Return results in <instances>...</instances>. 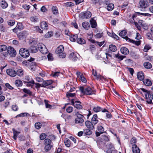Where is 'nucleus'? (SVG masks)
<instances>
[{"label":"nucleus","instance_id":"1a4fd4ad","mask_svg":"<svg viewBox=\"0 0 153 153\" xmlns=\"http://www.w3.org/2000/svg\"><path fill=\"white\" fill-rule=\"evenodd\" d=\"M149 5L148 1H140L139 2L140 7L142 9L147 7Z\"/></svg>","mask_w":153,"mask_h":153},{"label":"nucleus","instance_id":"cd10ccee","mask_svg":"<svg viewBox=\"0 0 153 153\" xmlns=\"http://www.w3.org/2000/svg\"><path fill=\"white\" fill-rule=\"evenodd\" d=\"M24 83H27L26 85L28 87H32L34 84V82L33 79L28 82H24Z\"/></svg>","mask_w":153,"mask_h":153},{"label":"nucleus","instance_id":"9b49d317","mask_svg":"<svg viewBox=\"0 0 153 153\" xmlns=\"http://www.w3.org/2000/svg\"><path fill=\"white\" fill-rule=\"evenodd\" d=\"M6 72L7 74L13 77L15 76L16 75V71L12 69H7L6 71Z\"/></svg>","mask_w":153,"mask_h":153},{"label":"nucleus","instance_id":"680f3d73","mask_svg":"<svg viewBox=\"0 0 153 153\" xmlns=\"http://www.w3.org/2000/svg\"><path fill=\"white\" fill-rule=\"evenodd\" d=\"M59 74H61V73L60 72H57L53 73L51 74L53 76L56 77V76H58Z\"/></svg>","mask_w":153,"mask_h":153},{"label":"nucleus","instance_id":"f704fd0d","mask_svg":"<svg viewBox=\"0 0 153 153\" xmlns=\"http://www.w3.org/2000/svg\"><path fill=\"white\" fill-rule=\"evenodd\" d=\"M143 65L145 68L147 69H150L152 67V65L149 62H145L144 63Z\"/></svg>","mask_w":153,"mask_h":153},{"label":"nucleus","instance_id":"6e6552de","mask_svg":"<svg viewBox=\"0 0 153 153\" xmlns=\"http://www.w3.org/2000/svg\"><path fill=\"white\" fill-rule=\"evenodd\" d=\"M28 34L27 31L24 30L19 32L17 36L19 39L21 40L25 39L27 37Z\"/></svg>","mask_w":153,"mask_h":153},{"label":"nucleus","instance_id":"20e7f679","mask_svg":"<svg viewBox=\"0 0 153 153\" xmlns=\"http://www.w3.org/2000/svg\"><path fill=\"white\" fill-rule=\"evenodd\" d=\"M91 16V13L89 11H86L81 13L79 15V17L81 19H89Z\"/></svg>","mask_w":153,"mask_h":153},{"label":"nucleus","instance_id":"423d86ee","mask_svg":"<svg viewBox=\"0 0 153 153\" xmlns=\"http://www.w3.org/2000/svg\"><path fill=\"white\" fill-rule=\"evenodd\" d=\"M39 49L40 52L43 54H47L48 50L45 45L42 43H39L38 44Z\"/></svg>","mask_w":153,"mask_h":153},{"label":"nucleus","instance_id":"4468645a","mask_svg":"<svg viewBox=\"0 0 153 153\" xmlns=\"http://www.w3.org/2000/svg\"><path fill=\"white\" fill-rule=\"evenodd\" d=\"M92 122L89 121H87L85 122V125L86 127L90 130H93L94 129V126Z\"/></svg>","mask_w":153,"mask_h":153},{"label":"nucleus","instance_id":"69168bd1","mask_svg":"<svg viewBox=\"0 0 153 153\" xmlns=\"http://www.w3.org/2000/svg\"><path fill=\"white\" fill-rule=\"evenodd\" d=\"M58 54H59V57L62 58H65L66 55L65 53H63V52L61 53H59Z\"/></svg>","mask_w":153,"mask_h":153},{"label":"nucleus","instance_id":"7ed1b4c3","mask_svg":"<svg viewBox=\"0 0 153 153\" xmlns=\"http://www.w3.org/2000/svg\"><path fill=\"white\" fill-rule=\"evenodd\" d=\"M79 90L82 93L84 94L87 95H90L93 94L92 90L90 87L87 88H84L83 87H80L79 88Z\"/></svg>","mask_w":153,"mask_h":153},{"label":"nucleus","instance_id":"6e6d98bb","mask_svg":"<svg viewBox=\"0 0 153 153\" xmlns=\"http://www.w3.org/2000/svg\"><path fill=\"white\" fill-rule=\"evenodd\" d=\"M136 13L138 15H141L144 16H149L150 15V14L148 13H143L140 12H136Z\"/></svg>","mask_w":153,"mask_h":153},{"label":"nucleus","instance_id":"bf43d9fd","mask_svg":"<svg viewBox=\"0 0 153 153\" xmlns=\"http://www.w3.org/2000/svg\"><path fill=\"white\" fill-rule=\"evenodd\" d=\"M12 109L14 111H17L18 109V106L16 105H13L12 106Z\"/></svg>","mask_w":153,"mask_h":153},{"label":"nucleus","instance_id":"3c124183","mask_svg":"<svg viewBox=\"0 0 153 153\" xmlns=\"http://www.w3.org/2000/svg\"><path fill=\"white\" fill-rule=\"evenodd\" d=\"M52 10L54 14H56L58 13V10L56 6H53L52 7Z\"/></svg>","mask_w":153,"mask_h":153},{"label":"nucleus","instance_id":"58836bf2","mask_svg":"<svg viewBox=\"0 0 153 153\" xmlns=\"http://www.w3.org/2000/svg\"><path fill=\"white\" fill-rule=\"evenodd\" d=\"M16 26L17 27V28L20 30H23L24 28V26L20 22L18 23Z\"/></svg>","mask_w":153,"mask_h":153},{"label":"nucleus","instance_id":"f257e3e1","mask_svg":"<svg viewBox=\"0 0 153 153\" xmlns=\"http://www.w3.org/2000/svg\"><path fill=\"white\" fill-rule=\"evenodd\" d=\"M76 116V117L75 119V123L76 124H79V125L82 126L83 125V123L84 120V118H85L84 116L82 114L79 113V112H74Z\"/></svg>","mask_w":153,"mask_h":153},{"label":"nucleus","instance_id":"49530a36","mask_svg":"<svg viewBox=\"0 0 153 153\" xmlns=\"http://www.w3.org/2000/svg\"><path fill=\"white\" fill-rule=\"evenodd\" d=\"M74 4L72 2H67L64 4V6L66 7H72L74 6Z\"/></svg>","mask_w":153,"mask_h":153},{"label":"nucleus","instance_id":"7c9ffc66","mask_svg":"<svg viewBox=\"0 0 153 153\" xmlns=\"http://www.w3.org/2000/svg\"><path fill=\"white\" fill-rule=\"evenodd\" d=\"M15 84L17 87H21L22 85V82L19 80H16L15 81Z\"/></svg>","mask_w":153,"mask_h":153},{"label":"nucleus","instance_id":"473e14b6","mask_svg":"<svg viewBox=\"0 0 153 153\" xmlns=\"http://www.w3.org/2000/svg\"><path fill=\"white\" fill-rule=\"evenodd\" d=\"M90 22L92 28H94L96 27L97 26V24L95 21L92 19L90 21Z\"/></svg>","mask_w":153,"mask_h":153},{"label":"nucleus","instance_id":"4c0bfd02","mask_svg":"<svg viewBox=\"0 0 153 153\" xmlns=\"http://www.w3.org/2000/svg\"><path fill=\"white\" fill-rule=\"evenodd\" d=\"M97 130L99 132L101 133H103L104 132V128L101 125H98L97 126Z\"/></svg>","mask_w":153,"mask_h":153},{"label":"nucleus","instance_id":"0e129e2a","mask_svg":"<svg viewBox=\"0 0 153 153\" xmlns=\"http://www.w3.org/2000/svg\"><path fill=\"white\" fill-rule=\"evenodd\" d=\"M23 91L25 93L28 94L30 95L31 94V92L30 91V90L24 88L23 89Z\"/></svg>","mask_w":153,"mask_h":153},{"label":"nucleus","instance_id":"0eeeda50","mask_svg":"<svg viewBox=\"0 0 153 153\" xmlns=\"http://www.w3.org/2000/svg\"><path fill=\"white\" fill-rule=\"evenodd\" d=\"M19 53L21 56L25 58L28 57L30 55L28 51L24 48L20 49L19 51Z\"/></svg>","mask_w":153,"mask_h":153},{"label":"nucleus","instance_id":"8fccbe9b","mask_svg":"<svg viewBox=\"0 0 153 153\" xmlns=\"http://www.w3.org/2000/svg\"><path fill=\"white\" fill-rule=\"evenodd\" d=\"M76 95L75 93H72L70 92H68L66 93V96L68 98L69 97H73L75 96Z\"/></svg>","mask_w":153,"mask_h":153},{"label":"nucleus","instance_id":"a211bd4d","mask_svg":"<svg viewBox=\"0 0 153 153\" xmlns=\"http://www.w3.org/2000/svg\"><path fill=\"white\" fill-rule=\"evenodd\" d=\"M120 51L121 53L124 55H126L129 53V51L125 47H123L120 49Z\"/></svg>","mask_w":153,"mask_h":153},{"label":"nucleus","instance_id":"39448f33","mask_svg":"<svg viewBox=\"0 0 153 153\" xmlns=\"http://www.w3.org/2000/svg\"><path fill=\"white\" fill-rule=\"evenodd\" d=\"M71 103L72 105L78 109H81L82 108V106L81 105V102L79 101H76L74 99L71 100Z\"/></svg>","mask_w":153,"mask_h":153},{"label":"nucleus","instance_id":"a878e982","mask_svg":"<svg viewBox=\"0 0 153 153\" xmlns=\"http://www.w3.org/2000/svg\"><path fill=\"white\" fill-rule=\"evenodd\" d=\"M78 39V35L77 34L72 36L70 37V39L71 41L75 42Z\"/></svg>","mask_w":153,"mask_h":153},{"label":"nucleus","instance_id":"e433bc0d","mask_svg":"<svg viewBox=\"0 0 153 153\" xmlns=\"http://www.w3.org/2000/svg\"><path fill=\"white\" fill-rule=\"evenodd\" d=\"M7 47L5 45H0V52H2L7 50Z\"/></svg>","mask_w":153,"mask_h":153},{"label":"nucleus","instance_id":"603ef678","mask_svg":"<svg viewBox=\"0 0 153 153\" xmlns=\"http://www.w3.org/2000/svg\"><path fill=\"white\" fill-rule=\"evenodd\" d=\"M101 139L105 141H108L109 140L108 137L105 135H102L101 136Z\"/></svg>","mask_w":153,"mask_h":153},{"label":"nucleus","instance_id":"6ab92c4d","mask_svg":"<svg viewBox=\"0 0 153 153\" xmlns=\"http://www.w3.org/2000/svg\"><path fill=\"white\" fill-rule=\"evenodd\" d=\"M40 27L44 30H47L48 29V25L46 22H42L40 23Z\"/></svg>","mask_w":153,"mask_h":153},{"label":"nucleus","instance_id":"4d7b16f0","mask_svg":"<svg viewBox=\"0 0 153 153\" xmlns=\"http://www.w3.org/2000/svg\"><path fill=\"white\" fill-rule=\"evenodd\" d=\"M46 137V135L45 134L42 133L40 135V138L41 140H44Z\"/></svg>","mask_w":153,"mask_h":153},{"label":"nucleus","instance_id":"052dcab7","mask_svg":"<svg viewBox=\"0 0 153 153\" xmlns=\"http://www.w3.org/2000/svg\"><path fill=\"white\" fill-rule=\"evenodd\" d=\"M53 33L52 32H48L47 33H46L45 36L46 38H49L51 37L53 35Z\"/></svg>","mask_w":153,"mask_h":153},{"label":"nucleus","instance_id":"ea45409f","mask_svg":"<svg viewBox=\"0 0 153 153\" xmlns=\"http://www.w3.org/2000/svg\"><path fill=\"white\" fill-rule=\"evenodd\" d=\"M102 110V108H101L100 107L97 106L95 107L93 109V111L96 112L100 111Z\"/></svg>","mask_w":153,"mask_h":153},{"label":"nucleus","instance_id":"c756f323","mask_svg":"<svg viewBox=\"0 0 153 153\" xmlns=\"http://www.w3.org/2000/svg\"><path fill=\"white\" fill-rule=\"evenodd\" d=\"M109 50L111 51L114 52L117 50L116 47L113 45H111L109 46Z\"/></svg>","mask_w":153,"mask_h":153},{"label":"nucleus","instance_id":"72a5a7b5","mask_svg":"<svg viewBox=\"0 0 153 153\" xmlns=\"http://www.w3.org/2000/svg\"><path fill=\"white\" fill-rule=\"evenodd\" d=\"M43 82H44V84L45 85L46 87L51 85L53 82V81L51 80L43 81Z\"/></svg>","mask_w":153,"mask_h":153},{"label":"nucleus","instance_id":"393cba45","mask_svg":"<svg viewBox=\"0 0 153 153\" xmlns=\"http://www.w3.org/2000/svg\"><path fill=\"white\" fill-rule=\"evenodd\" d=\"M30 62V65L31 70L32 71H35L36 68V63L34 62Z\"/></svg>","mask_w":153,"mask_h":153},{"label":"nucleus","instance_id":"2eb2a0df","mask_svg":"<svg viewBox=\"0 0 153 153\" xmlns=\"http://www.w3.org/2000/svg\"><path fill=\"white\" fill-rule=\"evenodd\" d=\"M64 50V48L63 45H61L58 47L56 50V53L57 54L61 53Z\"/></svg>","mask_w":153,"mask_h":153},{"label":"nucleus","instance_id":"e2e57ef3","mask_svg":"<svg viewBox=\"0 0 153 153\" xmlns=\"http://www.w3.org/2000/svg\"><path fill=\"white\" fill-rule=\"evenodd\" d=\"M111 37H113L114 39H116L118 40L119 37L116 34H115L114 33H112V35H111Z\"/></svg>","mask_w":153,"mask_h":153},{"label":"nucleus","instance_id":"a19ab883","mask_svg":"<svg viewBox=\"0 0 153 153\" xmlns=\"http://www.w3.org/2000/svg\"><path fill=\"white\" fill-rule=\"evenodd\" d=\"M7 23L9 26H12L15 24V21L13 19L7 21Z\"/></svg>","mask_w":153,"mask_h":153},{"label":"nucleus","instance_id":"13d9d810","mask_svg":"<svg viewBox=\"0 0 153 153\" xmlns=\"http://www.w3.org/2000/svg\"><path fill=\"white\" fill-rule=\"evenodd\" d=\"M136 142V139L135 137H133L131 140V143L132 144H135V143Z\"/></svg>","mask_w":153,"mask_h":153},{"label":"nucleus","instance_id":"864d4df0","mask_svg":"<svg viewBox=\"0 0 153 153\" xmlns=\"http://www.w3.org/2000/svg\"><path fill=\"white\" fill-rule=\"evenodd\" d=\"M73 110V108L72 107L69 106L66 108V111L67 112L70 113Z\"/></svg>","mask_w":153,"mask_h":153},{"label":"nucleus","instance_id":"ddd939ff","mask_svg":"<svg viewBox=\"0 0 153 153\" xmlns=\"http://www.w3.org/2000/svg\"><path fill=\"white\" fill-rule=\"evenodd\" d=\"M104 4L106 5H107V9L109 11H111L114 8V4L112 3L108 4L107 2V1H106L105 2Z\"/></svg>","mask_w":153,"mask_h":153},{"label":"nucleus","instance_id":"b1692460","mask_svg":"<svg viewBox=\"0 0 153 153\" xmlns=\"http://www.w3.org/2000/svg\"><path fill=\"white\" fill-rule=\"evenodd\" d=\"M77 42L78 43L81 45L85 44L86 43L85 40L82 38H78L77 40Z\"/></svg>","mask_w":153,"mask_h":153},{"label":"nucleus","instance_id":"f8f14e48","mask_svg":"<svg viewBox=\"0 0 153 153\" xmlns=\"http://www.w3.org/2000/svg\"><path fill=\"white\" fill-rule=\"evenodd\" d=\"M133 153H140V150L136 144H133L132 147Z\"/></svg>","mask_w":153,"mask_h":153},{"label":"nucleus","instance_id":"aec40b11","mask_svg":"<svg viewBox=\"0 0 153 153\" xmlns=\"http://www.w3.org/2000/svg\"><path fill=\"white\" fill-rule=\"evenodd\" d=\"M98 122V118L97 114L94 115L91 119V122L94 124H96Z\"/></svg>","mask_w":153,"mask_h":153},{"label":"nucleus","instance_id":"2f4dec72","mask_svg":"<svg viewBox=\"0 0 153 153\" xmlns=\"http://www.w3.org/2000/svg\"><path fill=\"white\" fill-rule=\"evenodd\" d=\"M91 130L89 129H85L84 130L83 133L86 135H90L92 134Z\"/></svg>","mask_w":153,"mask_h":153},{"label":"nucleus","instance_id":"09e8293b","mask_svg":"<svg viewBox=\"0 0 153 153\" xmlns=\"http://www.w3.org/2000/svg\"><path fill=\"white\" fill-rule=\"evenodd\" d=\"M52 147V145H45V149L46 152H48L51 150Z\"/></svg>","mask_w":153,"mask_h":153},{"label":"nucleus","instance_id":"c85d7f7f","mask_svg":"<svg viewBox=\"0 0 153 153\" xmlns=\"http://www.w3.org/2000/svg\"><path fill=\"white\" fill-rule=\"evenodd\" d=\"M1 6L3 9H5L8 6V4L5 1H2L1 2Z\"/></svg>","mask_w":153,"mask_h":153},{"label":"nucleus","instance_id":"c9c22d12","mask_svg":"<svg viewBox=\"0 0 153 153\" xmlns=\"http://www.w3.org/2000/svg\"><path fill=\"white\" fill-rule=\"evenodd\" d=\"M30 20L32 22H37L39 21V19L37 16H33L30 17Z\"/></svg>","mask_w":153,"mask_h":153},{"label":"nucleus","instance_id":"f3484780","mask_svg":"<svg viewBox=\"0 0 153 153\" xmlns=\"http://www.w3.org/2000/svg\"><path fill=\"white\" fill-rule=\"evenodd\" d=\"M29 51L32 53H36L39 50V48L37 46H32L29 48Z\"/></svg>","mask_w":153,"mask_h":153},{"label":"nucleus","instance_id":"f03ea898","mask_svg":"<svg viewBox=\"0 0 153 153\" xmlns=\"http://www.w3.org/2000/svg\"><path fill=\"white\" fill-rule=\"evenodd\" d=\"M7 51V52H5L3 54L4 56H7L9 54L10 56L14 57L16 55V52L14 50V48L11 47H8Z\"/></svg>","mask_w":153,"mask_h":153},{"label":"nucleus","instance_id":"338daca9","mask_svg":"<svg viewBox=\"0 0 153 153\" xmlns=\"http://www.w3.org/2000/svg\"><path fill=\"white\" fill-rule=\"evenodd\" d=\"M13 135L15 136H17L20 133V132L18 131H16L14 128H13Z\"/></svg>","mask_w":153,"mask_h":153},{"label":"nucleus","instance_id":"5fc2aeb1","mask_svg":"<svg viewBox=\"0 0 153 153\" xmlns=\"http://www.w3.org/2000/svg\"><path fill=\"white\" fill-rule=\"evenodd\" d=\"M132 41L131 42V41H128V42H130L134 43L137 46L139 45L140 44V41H134L132 40H131Z\"/></svg>","mask_w":153,"mask_h":153},{"label":"nucleus","instance_id":"de8ad7c7","mask_svg":"<svg viewBox=\"0 0 153 153\" xmlns=\"http://www.w3.org/2000/svg\"><path fill=\"white\" fill-rule=\"evenodd\" d=\"M79 78L82 82L85 83L87 82L86 79L82 74H81V75H80Z\"/></svg>","mask_w":153,"mask_h":153},{"label":"nucleus","instance_id":"774afa93","mask_svg":"<svg viewBox=\"0 0 153 153\" xmlns=\"http://www.w3.org/2000/svg\"><path fill=\"white\" fill-rule=\"evenodd\" d=\"M151 47L149 45H146L145 46L144 48V51L147 52L148 50L150 49Z\"/></svg>","mask_w":153,"mask_h":153},{"label":"nucleus","instance_id":"79ce46f5","mask_svg":"<svg viewBox=\"0 0 153 153\" xmlns=\"http://www.w3.org/2000/svg\"><path fill=\"white\" fill-rule=\"evenodd\" d=\"M65 143L67 147H70L71 145V142L70 140L67 138L65 139Z\"/></svg>","mask_w":153,"mask_h":153},{"label":"nucleus","instance_id":"dca6fc26","mask_svg":"<svg viewBox=\"0 0 153 153\" xmlns=\"http://www.w3.org/2000/svg\"><path fill=\"white\" fill-rule=\"evenodd\" d=\"M137 77L140 80H143L144 78V75L142 71L138 72L137 74Z\"/></svg>","mask_w":153,"mask_h":153},{"label":"nucleus","instance_id":"c03bdc74","mask_svg":"<svg viewBox=\"0 0 153 153\" xmlns=\"http://www.w3.org/2000/svg\"><path fill=\"white\" fill-rule=\"evenodd\" d=\"M35 126L36 129H39L41 127L42 124L40 122H37L35 123Z\"/></svg>","mask_w":153,"mask_h":153},{"label":"nucleus","instance_id":"4be33fe9","mask_svg":"<svg viewBox=\"0 0 153 153\" xmlns=\"http://www.w3.org/2000/svg\"><path fill=\"white\" fill-rule=\"evenodd\" d=\"M34 60V59L31 58L30 59H28L27 61H24L22 62V64L25 66H28L30 65L29 62H31V61Z\"/></svg>","mask_w":153,"mask_h":153},{"label":"nucleus","instance_id":"a18cd8bd","mask_svg":"<svg viewBox=\"0 0 153 153\" xmlns=\"http://www.w3.org/2000/svg\"><path fill=\"white\" fill-rule=\"evenodd\" d=\"M16 73L18 76H21L23 75V72L22 70L21 69H19L16 72Z\"/></svg>","mask_w":153,"mask_h":153},{"label":"nucleus","instance_id":"9d476101","mask_svg":"<svg viewBox=\"0 0 153 153\" xmlns=\"http://www.w3.org/2000/svg\"><path fill=\"white\" fill-rule=\"evenodd\" d=\"M127 33V31L125 30H122L119 33V35L123 38L125 39L127 41H132L131 39L128 38L127 36H125Z\"/></svg>","mask_w":153,"mask_h":153},{"label":"nucleus","instance_id":"bb28decb","mask_svg":"<svg viewBox=\"0 0 153 153\" xmlns=\"http://www.w3.org/2000/svg\"><path fill=\"white\" fill-rule=\"evenodd\" d=\"M115 57L118 59L119 60H122L123 58H126V56H120L119 53H118L116 54L115 55Z\"/></svg>","mask_w":153,"mask_h":153},{"label":"nucleus","instance_id":"5701e85b","mask_svg":"<svg viewBox=\"0 0 153 153\" xmlns=\"http://www.w3.org/2000/svg\"><path fill=\"white\" fill-rule=\"evenodd\" d=\"M82 25L83 27L85 29L88 30L90 27L89 23L87 22H84L82 23Z\"/></svg>","mask_w":153,"mask_h":153},{"label":"nucleus","instance_id":"412c9836","mask_svg":"<svg viewBox=\"0 0 153 153\" xmlns=\"http://www.w3.org/2000/svg\"><path fill=\"white\" fill-rule=\"evenodd\" d=\"M143 82L145 85L148 86H151L152 84L151 81L148 79H145L143 81Z\"/></svg>","mask_w":153,"mask_h":153},{"label":"nucleus","instance_id":"37998d69","mask_svg":"<svg viewBox=\"0 0 153 153\" xmlns=\"http://www.w3.org/2000/svg\"><path fill=\"white\" fill-rule=\"evenodd\" d=\"M51 142V141L50 139L47 138L44 140V144L45 145H50Z\"/></svg>","mask_w":153,"mask_h":153}]
</instances>
